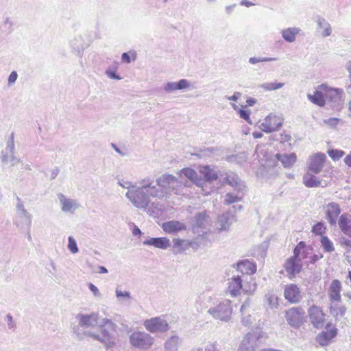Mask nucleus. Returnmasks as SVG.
<instances>
[{
    "instance_id": "nucleus-1",
    "label": "nucleus",
    "mask_w": 351,
    "mask_h": 351,
    "mask_svg": "<svg viewBox=\"0 0 351 351\" xmlns=\"http://www.w3.org/2000/svg\"><path fill=\"white\" fill-rule=\"evenodd\" d=\"M343 90L339 88L329 87L326 84L318 86L313 95H308V99L314 104L323 107L326 104V101H333L341 98Z\"/></svg>"
},
{
    "instance_id": "nucleus-2",
    "label": "nucleus",
    "mask_w": 351,
    "mask_h": 351,
    "mask_svg": "<svg viewBox=\"0 0 351 351\" xmlns=\"http://www.w3.org/2000/svg\"><path fill=\"white\" fill-rule=\"evenodd\" d=\"M116 332V325L108 319H102L97 328L96 333L91 334V336L102 342L109 341L112 335Z\"/></svg>"
},
{
    "instance_id": "nucleus-3",
    "label": "nucleus",
    "mask_w": 351,
    "mask_h": 351,
    "mask_svg": "<svg viewBox=\"0 0 351 351\" xmlns=\"http://www.w3.org/2000/svg\"><path fill=\"white\" fill-rule=\"evenodd\" d=\"M305 312L300 306L289 308L285 313V318L288 324L294 328H299L304 322Z\"/></svg>"
},
{
    "instance_id": "nucleus-4",
    "label": "nucleus",
    "mask_w": 351,
    "mask_h": 351,
    "mask_svg": "<svg viewBox=\"0 0 351 351\" xmlns=\"http://www.w3.org/2000/svg\"><path fill=\"white\" fill-rule=\"evenodd\" d=\"M338 334V329L331 322H328L323 331L316 336V341L322 346H326L331 343Z\"/></svg>"
},
{
    "instance_id": "nucleus-5",
    "label": "nucleus",
    "mask_w": 351,
    "mask_h": 351,
    "mask_svg": "<svg viewBox=\"0 0 351 351\" xmlns=\"http://www.w3.org/2000/svg\"><path fill=\"white\" fill-rule=\"evenodd\" d=\"M308 315L314 328L319 329L323 327L326 322V314L322 307L312 305L308 309Z\"/></svg>"
},
{
    "instance_id": "nucleus-6",
    "label": "nucleus",
    "mask_w": 351,
    "mask_h": 351,
    "mask_svg": "<svg viewBox=\"0 0 351 351\" xmlns=\"http://www.w3.org/2000/svg\"><path fill=\"white\" fill-rule=\"evenodd\" d=\"M282 124V118L277 114L270 113L261 122L260 128L262 131L270 133L278 130Z\"/></svg>"
},
{
    "instance_id": "nucleus-7",
    "label": "nucleus",
    "mask_w": 351,
    "mask_h": 351,
    "mask_svg": "<svg viewBox=\"0 0 351 351\" xmlns=\"http://www.w3.org/2000/svg\"><path fill=\"white\" fill-rule=\"evenodd\" d=\"M130 340L132 345L137 348L147 349L154 343V339L149 335L141 332H133Z\"/></svg>"
},
{
    "instance_id": "nucleus-8",
    "label": "nucleus",
    "mask_w": 351,
    "mask_h": 351,
    "mask_svg": "<svg viewBox=\"0 0 351 351\" xmlns=\"http://www.w3.org/2000/svg\"><path fill=\"white\" fill-rule=\"evenodd\" d=\"M143 325L149 332L152 333L166 332L169 329L167 321L160 317L146 319Z\"/></svg>"
},
{
    "instance_id": "nucleus-9",
    "label": "nucleus",
    "mask_w": 351,
    "mask_h": 351,
    "mask_svg": "<svg viewBox=\"0 0 351 351\" xmlns=\"http://www.w3.org/2000/svg\"><path fill=\"white\" fill-rule=\"evenodd\" d=\"M232 310L230 301L219 304L216 308L209 310V313L216 319L221 321L228 320L232 314Z\"/></svg>"
},
{
    "instance_id": "nucleus-10",
    "label": "nucleus",
    "mask_w": 351,
    "mask_h": 351,
    "mask_svg": "<svg viewBox=\"0 0 351 351\" xmlns=\"http://www.w3.org/2000/svg\"><path fill=\"white\" fill-rule=\"evenodd\" d=\"M284 268L290 279L294 278L302 270V264L300 258H296L295 256H291L287 258L284 263Z\"/></svg>"
},
{
    "instance_id": "nucleus-11",
    "label": "nucleus",
    "mask_w": 351,
    "mask_h": 351,
    "mask_svg": "<svg viewBox=\"0 0 351 351\" xmlns=\"http://www.w3.org/2000/svg\"><path fill=\"white\" fill-rule=\"evenodd\" d=\"M326 160V156L324 153L313 154L309 158L308 171L315 173H319L324 167Z\"/></svg>"
},
{
    "instance_id": "nucleus-12",
    "label": "nucleus",
    "mask_w": 351,
    "mask_h": 351,
    "mask_svg": "<svg viewBox=\"0 0 351 351\" xmlns=\"http://www.w3.org/2000/svg\"><path fill=\"white\" fill-rule=\"evenodd\" d=\"M284 297L290 304L298 303L301 298V291L295 284H289L285 287Z\"/></svg>"
},
{
    "instance_id": "nucleus-13",
    "label": "nucleus",
    "mask_w": 351,
    "mask_h": 351,
    "mask_svg": "<svg viewBox=\"0 0 351 351\" xmlns=\"http://www.w3.org/2000/svg\"><path fill=\"white\" fill-rule=\"evenodd\" d=\"M326 219L330 225H335L337 219L341 213L339 205L335 202L326 204L324 207Z\"/></svg>"
},
{
    "instance_id": "nucleus-14",
    "label": "nucleus",
    "mask_w": 351,
    "mask_h": 351,
    "mask_svg": "<svg viewBox=\"0 0 351 351\" xmlns=\"http://www.w3.org/2000/svg\"><path fill=\"white\" fill-rule=\"evenodd\" d=\"M126 196L136 207H145L147 205V195L139 189L129 190Z\"/></svg>"
},
{
    "instance_id": "nucleus-15",
    "label": "nucleus",
    "mask_w": 351,
    "mask_h": 351,
    "mask_svg": "<svg viewBox=\"0 0 351 351\" xmlns=\"http://www.w3.org/2000/svg\"><path fill=\"white\" fill-rule=\"evenodd\" d=\"M342 287L339 280H333L328 289V297L330 302H341Z\"/></svg>"
},
{
    "instance_id": "nucleus-16",
    "label": "nucleus",
    "mask_w": 351,
    "mask_h": 351,
    "mask_svg": "<svg viewBox=\"0 0 351 351\" xmlns=\"http://www.w3.org/2000/svg\"><path fill=\"white\" fill-rule=\"evenodd\" d=\"M173 248L176 250V253H181L189 250L190 247H193L195 250L197 249L198 245L195 244L192 241H187L181 239L179 238L173 239Z\"/></svg>"
},
{
    "instance_id": "nucleus-17",
    "label": "nucleus",
    "mask_w": 351,
    "mask_h": 351,
    "mask_svg": "<svg viewBox=\"0 0 351 351\" xmlns=\"http://www.w3.org/2000/svg\"><path fill=\"white\" fill-rule=\"evenodd\" d=\"M346 307L341 302H330L329 307L330 314L336 319L343 318L346 313Z\"/></svg>"
},
{
    "instance_id": "nucleus-18",
    "label": "nucleus",
    "mask_w": 351,
    "mask_h": 351,
    "mask_svg": "<svg viewBox=\"0 0 351 351\" xmlns=\"http://www.w3.org/2000/svg\"><path fill=\"white\" fill-rule=\"evenodd\" d=\"M242 289V280L239 276L232 277L230 280L227 289L231 296L236 297L240 295Z\"/></svg>"
},
{
    "instance_id": "nucleus-19",
    "label": "nucleus",
    "mask_w": 351,
    "mask_h": 351,
    "mask_svg": "<svg viewBox=\"0 0 351 351\" xmlns=\"http://www.w3.org/2000/svg\"><path fill=\"white\" fill-rule=\"evenodd\" d=\"M79 324L82 327H93L98 322V315L97 313H91L90 315H79Z\"/></svg>"
},
{
    "instance_id": "nucleus-20",
    "label": "nucleus",
    "mask_w": 351,
    "mask_h": 351,
    "mask_svg": "<svg viewBox=\"0 0 351 351\" xmlns=\"http://www.w3.org/2000/svg\"><path fill=\"white\" fill-rule=\"evenodd\" d=\"M162 228L168 234L176 233L186 229L184 223L177 221L165 222L162 223Z\"/></svg>"
},
{
    "instance_id": "nucleus-21",
    "label": "nucleus",
    "mask_w": 351,
    "mask_h": 351,
    "mask_svg": "<svg viewBox=\"0 0 351 351\" xmlns=\"http://www.w3.org/2000/svg\"><path fill=\"white\" fill-rule=\"evenodd\" d=\"M237 269L243 274L252 275L256 271V265L254 262L244 260L237 265Z\"/></svg>"
},
{
    "instance_id": "nucleus-22",
    "label": "nucleus",
    "mask_w": 351,
    "mask_h": 351,
    "mask_svg": "<svg viewBox=\"0 0 351 351\" xmlns=\"http://www.w3.org/2000/svg\"><path fill=\"white\" fill-rule=\"evenodd\" d=\"M339 226L346 235L351 237V216L348 213L341 215L339 219Z\"/></svg>"
},
{
    "instance_id": "nucleus-23",
    "label": "nucleus",
    "mask_w": 351,
    "mask_h": 351,
    "mask_svg": "<svg viewBox=\"0 0 351 351\" xmlns=\"http://www.w3.org/2000/svg\"><path fill=\"white\" fill-rule=\"evenodd\" d=\"M278 160L280 161L285 168L292 167L297 160V156L295 153L289 154H277L276 156Z\"/></svg>"
},
{
    "instance_id": "nucleus-24",
    "label": "nucleus",
    "mask_w": 351,
    "mask_h": 351,
    "mask_svg": "<svg viewBox=\"0 0 351 351\" xmlns=\"http://www.w3.org/2000/svg\"><path fill=\"white\" fill-rule=\"evenodd\" d=\"M144 243L160 249H166L170 245L169 239L167 237L152 238L145 241Z\"/></svg>"
},
{
    "instance_id": "nucleus-25",
    "label": "nucleus",
    "mask_w": 351,
    "mask_h": 351,
    "mask_svg": "<svg viewBox=\"0 0 351 351\" xmlns=\"http://www.w3.org/2000/svg\"><path fill=\"white\" fill-rule=\"evenodd\" d=\"M201 175L204 176V178L206 181H213L218 178L217 173L212 168L208 166H202L199 169Z\"/></svg>"
},
{
    "instance_id": "nucleus-26",
    "label": "nucleus",
    "mask_w": 351,
    "mask_h": 351,
    "mask_svg": "<svg viewBox=\"0 0 351 351\" xmlns=\"http://www.w3.org/2000/svg\"><path fill=\"white\" fill-rule=\"evenodd\" d=\"M303 183L308 188L319 187L321 186V181L314 175L306 173L303 176Z\"/></svg>"
},
{
    "instance_id": "nucleus-27",
    "label": "nucleus",
    "mask_w": 351,
    "mask_h": 351,
    "mask_svg": "<svg viewBox=\"0 0 351 351\" xmlns=\"http://www.w3.org/2000/svg\"><path fill=\"white\" fill-rule=\"evenodd\" d=\"M182 173L188 179L191 180L193 183L197 185L202 184V178L198 176L197 172L191 168H184L181 170Z\"/></svg>"
},
{
    "instance_id": "nucleus-28",
    "label": "nucleus",
    "mask_w": 351,
    "mask_h": 351,
    "mask_svg": "<svg viewBox=\"0 0 351 351\" xmlns=\"http://www.w3.org/2000/svg\"><path fill=\"white\" fill-rule=\"evenodd\" d=\"M300 29L296 27L287 28L282 30V36L288 42H293L296 35L299 33Z\"/></svg>"
},
{
    "instance_id": "nucleus-29",
    "label": "nucleus",
    "mask_w": 351,
    "mask_h": 351,
    "mask_svg": "<svg viewBox=\"0 0 351 351\" xmlns=\"http://www.w3.org/2000/svg\"><path fill=\"white\" fill-rule=\"evenodd\" d=\"M176 182V178L171 175H163L157 179V184L162 188L169 187L170 184H173Z\"/></svg>"
},
{
    "instance_id": "nucleus-30",
    "label": "nucleus",
    "mask_w": 351,
    "mask_h": 351,
    "mask_svg": "<svg viewBox=\"0 0 351 351\" xmlns=\"http://www.w3.org/2000/svg\"><path fill=\"white\" fill-rule=\"evenodd\" d=\"M247 106H242L241 108H239L237 106L233 105L234 110H237L239 117L244 119L246 122L251 124L252 120L250 119L251 111L246 108Z\"/></svg>"
},
{
    "instance_id": "nucleus-31",
    "label": "nucleus",
    "mask_w": 351,
    "mask_h": 351,
    "mask_svg": "<svg viewBox=\"0 0 351 351\" xmlns=\"http://www.w3.org/2000/svg\"><path fill=\"white\" fill-rule=\"evenodd\" d=\"M320 242L325 252H332L335 250L332 242L327 236H322Z\"/></svg>"
},
{
    "instance_id": "nucleus-32",
    "label": "nucleus",
    "mask_w": 351,
    "mask_h": 351,
    "mask_svg": "<svg viewBox=\"0 0 351 351\" xmlns=\"http://www.w3.org/2000/svg\"><path fill=\"white\" fill-rule=\"evenodd\" d=\"M256 289V283L253 278H250V281L247 282L243 286L242 291L246 294H252Z\"/></svg>"
},
{
    "instance_id": "nucleus-33",
    "label": "nucleus",
    "mask_w": 351,
    "mask_h": 351,
    "mask_svg": "<svg viewBox=\"0 0 351 351\" xmlns=\"http://www.w3.org/2000/svg\"><path fill=\"white\" fill-rule=\"evenodd\" d=\"M326 226L322 222H317L312 228V232L315 235L324 236L326 233Z\"/></svg>"
},
{
    "instance_id": "nucleus-34",
    "label": "nucleus",
    "mask_w": 351,
    "mask_h": 351,
    "mask_svg": "<svg viewBox=\"0 0 351 351\" xmlns=\"http://www.w3.org/2000/svg\"><path fill=\"white\" fill-rule=\"evenodd\" d=\"M253 335L251 332L247 333L241 341L239 351H245V350L247 348V346L251 343Z\"/></svg>"
},
{
    "instance_id": "nucleus-35",
    "label": "nucleus",
    "mask_w": 351,
    "mask_h": 351,
    "mask_svg": "<svg viewBox=\"0 0 351 351\" xmlns=\"http://www.w3.org/2000/svg\"><path fill=\"white\" fill-rule=\"evenodd\" d=\"M283 83L268 82L262 85V88L267 91L274 90L283 86Z\"/></svg>"
},
{
    "instance_id": "nucleus-36",
    "label": "nucleus",
    "mask_w": 351,
    "mask_h": 351,
    "mask_svg": "<svg viewBox=\"0 0 351 351\" xmlns=\"http://www.w3.org/2000/svg\"><path fill=\"white\" fill-rule=\"evenodd\" d=\"M328 154L333 160H338L345 154V152L339 149H330L328 151Z\"/></svg>"
},
{
    "instance_id": "nucleus-37",
    "label": "nucleus",
    "mask_w": 351,
    "mask_h": 351,
    "mask_svg": "<svg viewBox=\"0 0 351 351\" xmlns=\"http://www.w3.org/2000/svg\"><path fill=\"white\" fill-rule=\"evenodd\" d=\"M62 204V210L64 211H71L74 206L73 202L69 199L62 198L61 199Z\"/></svg>"
},
{
    "instance_id": "nucleus-38",
    "label": "nucleus",
    "mask_w": 351,
    "mask_h": 351,
    "mask_svg": "<svg viewBox=\"0 0 351 351\" xmlns=\"http://www.w3.org/2000/svg\"><path fill=\"white\" fill-rule=\"evenodd\" d=\"M68 248L73 254H75L78 252L76 241L72 237H69Z\"/></svg>"
},
{
    "instance_id": "nucleus-39",
    "label": "nucleus",
    "mask_w": 351,
    "mask_h": 351,
    "mask_svg": "<svg viewBox=\"0 0 351 351\" xmlns=\"http://www.w3.org/2000/svg\"><path fill=\"white\" fill-rule=\"evenodd\" d=\"M305 247H306V244L304 241L299 242L293 250V256H295L296 258H300L299 255H300L301 251L304 250Z\"/></svg>"
},
{
    "instance_id": "nucleus-40",
    "label": "nucleus",
    "mask_w": 351,
    "mask_h": 351,
    "mask_svg": "<svg viewBox=\"0 0 351 351\" xmlns=\"http://www.w3.org/2000/svg\"><path fill=\"white\" fill-rule=\"evenodd\" d=\"M239 200L240 199L237 196L228 193L226 196L225 203L227 205H230L238 202Z\"/></svg>"
},
{
    "instance_id": "nucleus-41",
    "label": "nucleus",
    "mask_w": 351,
    "mask_h": 351,
    "mask_svg": "<svg viewBox=\"0 0 351 351\" xmlns=\"http://www.w3.org/2000/svg\"><path fill=\"white\" fill-rule=\"evenodd\" d=\"M339 122V119L338 118H330L328 120H325L324 123L331 127H335L338 125Z\"/></svg>"
},
{
    "instance_id": "nucleus-42",
    "label": "nucleus",
    "mask_w": 351,
    "mask_h": 351,
    "mask_svg": "<svg viewBox=\"0 0 351 351\" xmlns=\"http://www.w3.org/2000/svg\"><path fill=\"white\" fill-rule=\"evenodd\" d=\"M177 87L178 88V90L180 89H184L186 88L189 86V83L186 80L182 79L180 80L178 82H177Z\"/></svg>"
},
{
    "instance_id": "nucleus-43",
    "label": "nucleus",
    "mask_w": 351,
    "mask_h": 351,
    "mask_svg": "<svg viewBox=\"0 0 351 351\" xmlns=\"http://www.w3.org/2000/svg\"><path fill=\"white\" fill-rule=\"evenodd\" d=\"M271 60V59L267 58H258L253 57V58H250L249 62L251 64H256V63L261 62H267V61H269Z\"/></svg>"
},
{
    "instance_id": "nucleus-44",
    "label": "nucleus",
    "mask_w": 351,
    "mask_h": 351,
    "mask_svg": "<svg viewBox=\"0 0 351 351\" xmlns=\"http://www.w3.org/2000/svg\"><path fill=\"white\" fill-rule=\"evenodd\" d=\"M341 245L347 250H351V239H343L341 241Z\"/></svg>"
},
{
    "instance_id": "nucleus-45",
    "label": "nucleus",
    "mask_w": 351,
    "mask_h": 351,
    "mask_svg": "<svg viewBox=\"0 0 351 351\" xmlns=\"http://www.w3.org/2000/svg\"><path fill=\"white\" fill-rule=\"evenodd\" d=\"M17 73L16 71H12L8 78L9 83H14L17 79Z\"/></svg>"
},
{
    "instance_id": "nucleus-46",
    "label": "nucleus",
    "mask_w": 351,
    "mask_h": 351,
    "mask_svg": "<svg viewBox=\"0 0 351 351\" xmlns=\"http://www.w3.org/2000/svg\"><path fill=\"white\" fill-rule=\"evenodd\" d=\"M123 62L130 63L131 62L130 57L128 53H123L121 56Z\"/></svg>"
},
{
    "instance_id": "nucleus-47",
    "label": "nucleus",
    "mask_w": 351,
    "mask_h": 351,
    "mask_svg": "<svg viewBox=\"0 0 351 351\" xmlns=\"http://www.w3.org/2000/svg\"><path fill=\"white\" fill-rule=\"evenodd\" d=\"M88 287L95 295H98L99 294L98 289L94 285L90 283Z\"/></svg>"
},
{
    "instance_id": "nucleus-48",
    "label": "nucleus",
    "mask_w": 351,
    "mask_h": 351,
    "mask_svg": "<svg viewBox=\"0 0 351 351\" xmlns=\"http://www.w3.org/2000/svg\"><path fill=\"white\" fill-rule=\"evenodd\" d=\"M106 73H107L108 76L112 79H116V80L120 79V77L118 75H117L115 72H114V71L108 70L106 71Z\"/></svg>"
},
{
    "instance_id": "nucleus-49",
    "label": "nucleus",
    "mask_w": 351,
    "mask_h": 351,
    "mask_svg": "<svg viewBox=\"0 0 351 351\" xmlns=\"http://www.w3.org/2000/svg\"><path fill=\"white\" fill-rule=\"evenodd\" d=\"M205 351H217L216 346L214 343H210L206 346Z\"/></svg>"
},
{
    "instance_id": "nucleus-50",
    "label": "nucleus",
    "mask_w": 351,
    "mask_h": 351,
    "mask_svg": "<svg viewBox=\"0 0 351 351\" xmlns=\"http://www.w3.org/2000/svg\"><path fill=\"white\" fill-rule=\"evenodd\" d=\"M344 162L347 166L351 168V154H348L344 158Z\"/></svg>"
},
{
    "instance_id": "nucleus-51",
    "label": "nucleus",
    "mask_w": 351,
    "mask_h": 351,
    "mask_svg": "<svg viewBox=\"0 0 351 351\" xmlns=\"http://www.w3.org/2000/svg\"><path fill=\"white\" fill-rule=\"evenodd\" d=\"M177 82L175 83H171L167 84V89L169 90H178V88L177 87Z\"/></svg>"
},
{
    "instance_id": "nucleus-52",
    "label": "nucleus",
    "mask_w": 351,
    "mask_h": 351,
    "mask_svg": "<svg viewBox=\"0 0 351 351\" xmlns=\"http://www.w3.org/2000/svg\"><path fill=\"white\" fill-rule=\"evenodd\" d=\"M117 296L118 298L121 297H129V293L128 292H122L121 291L117 290L116 291Z\"/></svg>"
},
{
    "instance_id": "nucleus-53",
    "label": "nucleus",
    "mask_w": 351,
    "mask_h": 351,
    "mask_svg": "<svg viewBox=\"0 0 351 351\" xmlns=\"http://www.w3.org/2000/svg\"><path fill=\"white\" fill-rule=\"evenodd\" d=\"M331 34V29L330 27H326L322 33V36H327Z\"/></svg>"
},
{
    "instance_id": "nucleus-54",
    "label": "nucleus",
    "mask_w": 351,
    "mask_h": 351,
    "mask_svg": "<svg viewBox=\"0 0 351 351\" xmlns=\"http://www.w3.org/2000/svg\"><path fill=\"white\" fill-rule=\"evenodd\" d=\"M149 193L152 196H158V195H159L158 194V190L155 189V187L151 188L150 191H149Z\"/></svg>"
},
{
    "instance_id": "nucleus-55",
    "label": "nucleus",
    "mask_w": 351,
    "mask_h": 351,
    "mask_svg": "<svg viewBox=\"0 0 351 351\" xmlns=\"http://www.w3.org/2000/svg\"><path fill=\"white\" fill-rule=\"evenodd\" d=\"M240 93H235L232 96L228 98V99L230 100H232V101H237L239 98V97L240 96Z\"/></svg>"
},
{
    "instance_id": "nucleus-56",
    "label": "nucleus",
    "mask_w": 351,
    "mask_h": 351,
    "mask_svg": "<svg viewBox=\"0 0 351 351\" xmlns=\"http://www.w3.org/2000/svg\"><path fill=\"white\" fill-rule=\"evenodd\" d=\"M247 106H252L255 103L256 100L254 99H249L246 101Z\"/></svg>"
},
{
    "instance_id": "nucleus-57",
    "label": "nucleus",
    "mask_w": 351,
    "mask_h": 351,
    "mask_svg": "<svg viewBox=\"0 0 351 351\" xmlns=\"http://www.w3.org/2000/svg\"><path fill=\"white\" fill-rule=\"evenodd\" d=\"M252 136L254 138H259L262 137L263 134L260 132H254Z\"/></svg>"
},
{
    "instance_id": "nucleus-58",
    "label": "nucleus",
    "mask_w": 351,
    "mask_h": 351,
    "mask_svg": "<svg viewBox=\"0 0 351 351\" xmlns=\"http://www.w3.org/2000/svg\"><path fill=\"white\" fill-rule=\"evenodd\" d=\"M241 4L245 5L247 7H249V6H251V5H253V3H252L251 2H249V1H247L246 0H243L241 1Z\"/></svg>"
},
{
    "instance_id": "nucleus-59",
    "label": "nucleus",
    "mask_w": 351,
    "mask_h": 351,
    "mask_svg": "<svg viewBox=\"0 0 351 351\" xmlns=\"http://www.w3.org/2000/svg\"><path fill=\"white\" fill-rule=\"evenodd\" d=\"M99 273H101V274H105V273L108 272V270L106 269V268H105L103 266L99 267Z\"/></svg>"
},
{
    "instance_id": "nucleus-60",
    "label": "nucleus",
    "mask_w": 351,
    "mask_h": 351,
    "mask_svg": "<svg viewBox=\"0 0 351 351\" xmlns=\"http://www.w3.org/2000/svg\"><path fill=\"white\" fill-rule=\"evenodd\" d=\"M133 233L134 234H140L141 233V230L138 229V228H135L133 231Z\"/></svg>"
},
{
    "instance_id": "nucleus-61",
    "label": "nucleus",
    "mask_w": 351,
    "mask_h": 351,
    "mask_svg": "<svg viewBox=\"0 0 351 351\" xmlns=\"http://www.w3.org/2000/svg\"><path fill=\"white\" fill-rule=\"evenodd\" d=\"M226 180H227V182H228V184H230V185H232V186H233V185H234V182L229 181V177H228V178H226Z\"/></svg>"
},
{
    "instance_id": "nucleus-62",
    "label": "nucleus",
    "mask_w": 351,
    "mask_h": 351,
    "mask_svg": "<svg viewBox=\"0 0 351 351\" xmlns=\"http://www.w3.org/2000/svg\"><path fill=\"white\" fill-rule=\"evenodd\" d=\"M243 308H244V306L243 305V306H241V310H243Z\"/></svg>"
}]
</instances>
